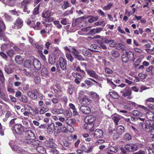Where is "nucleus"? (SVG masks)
<instances>
[{"label":"nucleus","mask_w":154,"mask_h":154,"mask_svg":"<svg viewBox=\"0 0 154 154\" xmlns=\"http://www.w3.org/2000/svg\"><path fill=\"white\" fill-rule=\"evenodd\" d=\"M24 127L22 125L17 124L14 125L13 128V131L14 133L21 135L24 132Z\"/></svg>","instance_id":"obj_1"},{"label":"nucleus","mask_w":154,"mask_h":154,"mask_svg":"<svg viewBox=\"0 0 154 154\" xmlns=\"http://www.w3.org/2000/svg\"><path fill=\"white\" fill-rule=\"evenodd\" d=\"M80 148L83 151L86 153H89L91 152L93 149L94 146L93 145V143H89L87 144V146L84 144H80Z\"/></svg>","instance_id":"obj_2"},{"label":"nucleus","mask_w":154,"mask_h":154,"mask_svg":"<svg viewBox=\"0 0 154 154\" xmlns=\"http://www.w3.org/2000/svg\"><path fill=\"white\" fill-rule=\"evenodd\" d=\"M120 93L123 96L127 99H131L132 98L131 91L129 87H126Z\"/></svg>","instance_id":"obj_3"},{"label":"nucleus","mask_w":154,"mask_h":154,"mask_svg":"<svg viewBox=\"0 0 154 154\" xmlns=\"http://www.w3.org/2000/svg\"><path fill=\"white\" fill-rule=\"evenodd\" d=\"M25 139L27 140H35L36 137L33 131L30 129H27L25 131Z\"/></svg>","instance_id":"obj_4"},{"label":"nucleus","mask_w":154,"mask_h":154,"mask_svg":"<svg viewBox=\"0 0 154 154\" xmlns=\"http://www.w3.org/2000/svg\"><path fill=\"white\" fill-rule=\"evenodd\" d=\"M84 93L83 91H80L79 93L80 95H82ZM82 96H80L79 97V99L80 100V103L83 104L88 105L90 104L91 102V100L88 98L87 95H85L83 97L80 99V97H82Z\"/></svg>","instance_id":"obj_5"},{"label":"nucleus","mask_w":154,"mask_h":154,"mask_svg":"<svg viewBox=\"0 0 154 154\" xmlns=\"http://www.w3.org/2000/svg\"><path fill=\"white\" fill-rule=\"evenodd\" d=\"M0 39L1 41H2L5 43H7L8 42V43L7 44L8 45L9 48L12 47L13 45V43L9 41V39L6 36L5 34L2 31H0Z\"/></svg>","instance_id":"obj_6"},{"label":"nucleus","mask_w":154,"mask_h":154,"mask_svg":"<svg viewBox=\"0 0 154 154\" xmlns=\"http://www.w3.org/2000/svg\"><path fill=\"white\" fill-rule=\"evenodd\" d=\"M13 143L14 142L13 141H11L9 143V144L12 149L13 151H16L18 153H23V150L19 146L16 145H14Z\"/></svg>","instance_id":"obj_7"},{"label":"nucleus","mask_w":154,"mask_h":154,"mask_svg":"<svg viewBox=\"0 0 154 154\" xmlns=\"http://www.w3.org/2000/svg\"><path fill=\"white\" fill-rule=\"evenodd\" d=\"M59 64L60 68L63 71H66L67 70V61L64 58L60 57L59 58Z\"/></svg>","instance_id":"obj_8"},{"label":"nucleus","mask_w":154,"mask_h":154,"mask_svg":"<svg viewBox=\"0 0 154 154\" xmlns=\"http://www.w3.org/2000/svg\"><path fill=\"white\" fill-rule=\"evenodd\" d=\"M23 25V21L20 18H18L14 23V25L12 28L14 29L21 28Z\"/></svg>","instance_id":"obj_9"},{"label":"nucleus","mask_w":154,"mask_h":154,"mask_svg":"<svg viewBox=\"0 0 154 154\" xmlns=\"http://www.w3.org/2000/svg\"><path fill=\"white\" fill-rule=\"evenodd\" d=\"M72 75L74 77L76 78L75 80V81L76 83L77 84H79L80 82V80H81L82 78V75L80 74L75 72H73L72 73Z\"/></svg>","instance_id":"obj_10"},{"label":"nucleus","mask_w":154,"mask_h":154,"mask_svg":"<svg viewBox=\"0 0 154 154\" xmlns=\"http://www.w3.org/2000/svg\"><path fill=\"white\" fill-rule=\"evenodd\" d=\"M96 119V117L90 115L87 116L85 119L86 123H92Z\"/></svg>","instance_id":"obj_11"},{"label":"nucleus","mask_w":154,"mask_h":154,"mask_svg":"<svg viewBox=\"0 0 154 154\" xmlns=\"http://www.w3.org/2000/svg\"><path fill=\"white\" fill-rule=\"evenodd\" d=\"M103 132L101 129H96L93 134L95 138H100L103 135Z\"/></svg>","instance_id":"obj_12"},{"label":"nucleus","mask_w":154,"mask_h":154,"mask_svg":"<svg viewBox=\"0 0 154 154\" xmlns=\"http://www.w3.org/2000/svg\"><path fill=\"white\" fill-rule=\"evenodd\" d=\"M33 64L35 68L36 69L39 70L41 69V64L38 59H34L33 60Z\"/></svg>","instance_id":"obj_13"},{"label":"nucleus","mask_w":154,"mask_h":154,"mask_svg":"<svg viewBox=\"0 0 154 154\" xmlns=\"http://www.w3.org/2000/svg\"><path fill=\"white\" fill-rule=\"evenodd\" d=\"M45 145L48 148L54 147L55 146V143L53 142V139H50L49 140L45 142Z\"/></svg>","instance_id":"obj_14"},{"label":"nucleus","mask_w":154,"mask_h":154,"mask_svg":"<svg viewBox=\"0 0 154 154\" xmlns=\"http://www.w3.org/2000/svg\"><path fill=\"white\" fill-rule=\"evenodd\" d=\"M82 112L85 114H88L91 112V109L90 108L86 106H82L80 108Z\"/></svg>","instance_id":"obj_15"},{"label":"nucleus","mask_w":154,"mask_h":154,"mask_svg":"<svg viewBox=\"0 0 154 154\" xmlns=\"http://www.w3.org/2000/svg\"><path fill=\"white\" fill-rule=\"evenodd\" d=\"M86 72L90 76L95 79H97L98 78V75L93 70H86Z\"/></svg>","instance_id":"obj_16"},{"label":"nucleus","mask_w":154,"mask_h":154,"mask_svg":"<svg viewBox=\"0 0 154 154\" xmlns=\"http://www.w3.org/2000/svg\"><path fill=\"white\" fill-rule=\"evenodd\" d=\"M148 102H154V98H149L146 99L145 101V104L147 105L148 106L149 108L152 109H154V105L152 104L148 103Z\"/></svg>","instance_id":"obj_17"},{"label":"nucleus","mask_w":154,"mask_h":154,"mask_svg":"<svg viewBox=\"0 0 154 154\" xmlns=\"http://www.w3.org/2000/svg\"><path fill=\"white\" fill-rule=\"evenodd\" d=\"M55 128V124L54 123L51 124L47 129V132L49 134H51L53 132Z\"/></svg>","instance_id":"obj_18"},{"label":"nucleus","mask_w":154,"mask_h":154,"mask_svg":"<svg viewBox=\"0 0 154 154\" xmlns=\"http://www.w3.org/2000/svg\"><path fill=\"white\" fill-rule=\"evenodd\" d=\"M28 106L31 108V110L32 111V112H31V114L32 116H34L38 115L39 113V110L37 107L32 108H31L30 106Z\"/></svg>","instance_id":"obj_19"},{"label":"nucleus","mask_w":154,"mask_h":154,"mask_svg":"<svg viewBox=\"0 0 154 154\" xmlns=\"http://www.w3.org/2000/svg\"><path fill=\"white\" fill-rule=\"evenodd\" d=\"M112 119L116 125H118V122L120 119L121 117L119 115H114L112 116Z\"/></svg>","instance_id":"obj_20"},{"label":"nucleus","mask_w":154,"mask_h":154,"mask_svg":"<svg viewBox=\"0 0 154 154\" xmlns=\"http://www.w3.org/2000/svg\"><path fill=\"white\" fill-rule=\"evenodd\" d=\"M51 112L54 114H61L63 113V110L62 109H52Z\"/></svg>","instance_id":"obj_21"},{"label":"nucleus","mask_w":154,"mask_h":154,"mask_svg":"<svg viewBox=\"0 0 154 154\" xmlns=\"http://www.w3.org/2000/svg\"><path fill=\"white\" fill-rule=\"evenodd\" d=\"M146 118L150 121L154 120V113L151 112H149L146 114Z\"/></svg>","instance_id":"obj_22"},{"label":"nucleus","mask_w":154,"mask_h":154,"mask_svg":"<svg viewBox=\"0 0 154 154\" xmlns=\"http://www.w3.org/2000/svg\"><path fill=\"white\" fill-rule=\"evenodd\" d=\"M87 124L85 125V129L89 130L90 131H93L94 128L93 127L94 125L92 123H87Z\"/></svg>","instance_id":"obj_23"},{"label":"nucleus","mask_w":154,"mask_h":154,"mask_svg":"<svg viewBox=\"0 0 154 154\" xmlns=\"http://www.w3.org/2000/svg\"><path fill=\"white\" fill-rule=\"evenodd\" d=\"M145 125L146 126L144 127V130L147 132H149L150 130L151 124L149 120H146Z\"/></svg>","instance_id":"obj_24"},{"label":"nucleus","mask_w":154,"mask_h":154,"mask_svg":"<svg viewBox=\"0 0 154 154\" xmlns=\"http://www.w3.org/2000/svg\"><path fill=\"white\" fill-rule=\"evenodd\" d=\"M117 132L119 134L121 135L124 131V128L122 125H119L117 127Z\"/></svg>","instance_id":"obj_25"},{"label":"nucleus","mask_w":154,"mask_h":154,"mask_svg":"<svg viewBox=\"0 0 154 154\" xmlns=\"http://www.w3.org/2000/svg\"><path fill=\"white\" fill-rule=\"evenodd\" d=\"M51 16V12L48 11H44L42 13V17L45 19Z\"/></svg>","instance_id":"obj_26"},{"label":"nucleus","mask_w":154,"mask_h":154,"mask_svg":"<svg viewBox=\"0 0 154 154\" xmlns=\"http://www.w3.org/2000/svg\"><path fill=\"white\" fill-rule=\"evenodd\" d=\"M56 57L54 55L51 54L49 56V61L51 63H53L56 62Z\"/></svg>","instance_id":"obj_27"},{"label":"nucleus","mask_w":154,"mask_h":154,"mask_svg":"<svg viewBox=\"0 0 154 154\" xmlns=\"http://www.w3.org/2000/svg\"><path fill=\"white\" fill-rule=\"evenodd\" d=\"M108 150L109 151L113 152L116 153L118 151L119 149L118 147L116 146H111L109 147Z\"/></svg>","instance_id":"obj_28"},{"label":"nucleus","mask_w":154,"mask_h":154,"mask_svg":"<svg viewBox=\"0 0 154 154\" xmlns=\"http://www.w3.org/2000/svg\"><path fill=\"white\" fill-rule=\"evenodd\" d=\"M24 66L28 68H30L32 67V61L29 60H26L25 62Z\"/></svg>","instance_id":"obj_29"},{"label":"nucleus","mask_w":154,"mask_h":154,"mask_svg":"<svg viewBox=\"0 0 154 154\" xmlns=\"http://www.w3.org/2000/svg\"><path fill=\"white\" fill-rule=\"evenodd\" d=\"M32 27L34 29L40 30L42 27V25L41 23L39 22H37L35 25H31Z\"/></svg>","instance_id":"obj_30"},{"label":"nucleus","mask_w":154,"mask_h":154,"mask_svg":"<svg viewBox=\"0 0 154 154\" xmlns=\"http://www.w3.org/2000/svg\"><path fill=\"white\" fill-rule=\"evenodd\" d=\"M15 60L18 64H21L23 62V58L20 55H17L15 57Z\"/></svg>","instance_id":"obj_31"},{"label":"nucleus","mask_w":154,"mask_h":154,"mask_svg":"<svg viewBox=\"0 0 154 154\" xmlns=\"http://www.w3.org/2000/svg\"><path fill=\"white\" fill-rule=\"evenodd\" d=\"M109 94L114 99H117L119 97L118 94L114 91L109 92Z\"/></svg>","instance_id":"obj_32"},{"label":"nucleus","mask_w":154,"mask_h":154,"mask_svg":"<svg viewBox=\"0 0 154 154\" xmlns=\"http://www.w3.org/2000/svg\"><path fill=\"white\" fill-rule=\"evenodd\" d=\"M146 71L148 72H150L151 75H154V66L151 65L146 68Z\"/></svg>","instance_id":"obj_33"},{"label":"nucleus","mask_w":154,"mask_h":154,"mask_svg":"<svg viewBox=\"0 0 154 154\" xmlns=\"http://www.w3.org/2000/svg\"><path fill=\"white\" fill-rule=\"evenodd\" d=\"M36 150L41 154H44L45 152V149L44 148L41 146H38L36 147Z\"/></svg>","instance_id":"obj_34"},{"label":"nucleus","mask_w":154,"mask_h":154,"mask_svg":"<svg viewBox=\"0 0 154 154\" xmlns=\"http://www.w3.org/2000/svg\"><path fill=\"white\" fill-rule=\"evenodd\" d=\"M32 140V141L31 142L30 144L34 146L40 145L41 144V142L39 140Z\"/></svg>","instance_id":"obj_35"},{"label":"nucleus","mask_w":154,"mask_h":154,"mask_svg":"<svg viewBox=\"0 0 154 154\" xmlns=\"http://www.w3.org/2000/svg\"><path fill=\"white\" fill-rule=\"evenodd\" d=\"M5 72L8 74H11L13 72V70L9 65H6L5 68Z\"/></svg>","instance_id":"obj_36"},{"label":"nucleus","mask_w":154,"mask_h":154,"mask_svg":"<svg viewBox=\"0 0 154 154\" xmlns=\"http://www.w3.org/2000/svg\"><path fill=\"white\" fill-rule=\"evenodd\" d=\"M27 95L32 99H35L37 98V95H34L33 92L31 91H28L27 92Z\"/></svg>","instance_id":"obj_37"},{"label":"nucleus","mask_w":154,"mask_h":154,"mask_svg":"<svg viewBox=\"0 0 154 154\" xmlns=\"http://www.w3.org/2000/svg\"><path fill=\"white\" fill-rule=\"evenodd\" d=\"M48 70L46 68L42 69L41 70L42 75L44 77H47L48 76Z\"/></svg>","instance_id":"obj_38"},{"label":"nucleus","mask_w":154,"mask_h":154,"mask_svg":"<svg viewBox=\"0 0 154 154\" xmlns=\"http://www.w3.org/2000/svg\"><path fill=\"white\" fill-rule=\"evenodd\" d=\"M48 110V108L47 107L43 106L39 110V114H44Z\"/></svg>","instance_id":"obj_39"},{"label":"nucleus","mask_w":154,"mask_h":154,"mask_svg":"<svg viewBox=\"0 0 154 154\" xmlns=\"http://www.w3.org/2000/svg\"><path fill=\"white\" fill-rule=\"evenodd\" d=\"M111 54L112 57L115 58L119 57L120 55L119 52L115 50L112 51L111 52Z\"/></svg>","instance_id":"obj_40"},{"label":"nucleus","mask_w":154,"mask_h":154,"mask_svg":"<svg viewBox=\"0 0 154 154\" xmlns=\"http://www.w3.org/2000/svg\"><path fill=\"white\" fill-rule=\"evenodd\" d=\"M90 94L91 95V97L94 99L98 100L99 98V96L97 94L94 92H90Z\"/></svg>","instance_id":"obj_41"},{"label":"nucleus","mask_w":154,"mask_h":154,"mask_svg":"<svg viewBox=\"0 0 154 154\" xmlns=\"http://www.w3.org/2000/svg\"><path fill=\"white\" fill-rule=\"evenodd\" d=\"M7 55L10 57H12L15 54V52L12 49L6 51Z\"/></svg>","instance_id":"obj_42"},{"label":"nucleus","mask_w":154,"mask_h":154,"mask_svg":"<svg viewBox=\"0 0 154 154\" xmlns=\"http://www.w3.org/2000/svg\"><path fill=\"white\" fill-rule=\"evenodd\" d=\"M70 6L69 2L68 1H64L63 4L62 6V8L63 9H65Z\"/></svg>","instance_id":"obj_43"},{"label":"nucleus","mask_w":154,"mask_h":154,"mask_svg":"<svg viewBox=\"0 0 154 154\" xmlns=\"http://www.w3.org/2000/svg\"><path fill=\"white\" fill-rule=\"evenodd\" d=\"M11 113L9 111H7L5 115V118L3 119V121L4 122L6 121L8 118L11 116Z\"/></svg>","instance_id":"obj_44"},{"label":"nucleus","mask_w":154,"mask_h":154,"mask_svg":"<svg viewBox=\"0 0 154 154\" xmlns=\"http://www.w3.org/2000/svg\"><path fill=\"white\" fill-rule=\"evenodd\" d=\"M66 57L67 59L70 62H72V61L74 59V58L73 57L71 54L69 53H66Z\"/></svg>","instance_id":"obj_45"},{"label":"nucleus","mask_w":154,"mask_h":154,"mask_svg":"<svg viewBox=\"0 0 154 154\" xmlns=\"http://www.w3.org/2000/svg\"><path fill=\"white\" fill-rule=\"evenodd\" d=\"M54 24L57 25L56 27L58 29H61L62 27V25L60 23V22L58 20H55L53 21Z\"/></svg>","instance_id":"obj_46"},{"label":"nucleus","mask_w":154,"mask_h":154,"mask_svg":"<svg viewBox=\"0 0 154 154\" xmlns=\"http://www.w3.org/2000/svg\"><path fill=\"white\" fill-rule=\"evenodd\" d=\"M79 53H74V55L75 56L76 58L80 61H83L84 59L82 56L79 54Z\"/></svg>","instance_id":"obj_47"},{"label":"nucleus","mask_w":154,"mask_h":154,"mask_svg":"<svg viewBox=\"0 0 154 154\" xmlns=\"http://www.w3.org/2000/svg\"><path fill=\"white\" fill-rule=\"evenodd\" d=\"M124 139L126 140H129L131 139V135L128 133H126L124 136Z\"/></svg>","instance_id":"obj_48"},{"label":"nucleus","mask_w":154,"mask_h":154,"mask_svg":"<svg viewBox=\"0 0 154 154\" xmlns=\"http://www.w3.org/2000/svg\"><path fill=\"white\" fill-rule=\"evenodd\" d=\"M39 4L34 8L33 11V15L32 16H34V15L38 14H39Z\"/></svg>","instance_id":"obj_49"},{"label":"nucleus","mask_w":154,"mask_h":154,"mask_svg":"<svg viewBox=\"0 0 154 154\" xmlns=\"http://www.w3.org/2000/svg\"><path fill=\"white\" fill-rule=\"evenodd\" d=\"M112 4L111 2H110L107 6L103 7V10L107 11L109 10L112 6Z\"/></svg>","instance_id":"obj_50"},{"label":"nucleus","mask_w":154,"mask_h":154,"mask_svg":"<svg viewBox=\"0 0 154 154\" xmlns=\"http://www.w3.org/2000/svg\"><path fill=\"white\" fill-rule=\"evenodd\" d=\"M20 100L23 103H26L28 101L27 97L24 95H22L20 97Z\"/></svg>","instance_id":"obj_51"},{"label":"nucleus","mask_w":154,"mask_h":154,"mask_svg":"<svg viewBox=\"0 0 154 154\" xmlns=\"http://www.w3.org/2000/svg\"><path fill=\"white\" fill-rule=\"evenodd\" d=\"M73 13V11L72 9L70 10H67L64 12L63 14V16L65 17L70 14H72Z\"/></svg>","instance_id":"obj_52"},{"label":"nucleus","mask_w":154,"mask_h":154,"mask_svg":"<svg viewBox=\"0 0 154 154\" xmlns=\"http://www.w3.org/2000/svg\"><path fill=\"white\" fill-rule=\"evenodd\" d=\"M105 142V140L103 139H100L98 140L96 142L94 143H93V145L95 146H97L98 145L100 144L101 143H102Z\"/></svg>","instance_id":"obj_53"},{"label":"nucleus","mask_w":154,"mask_h":154,"mask_svg":"<svg viewBox=\"0 0 154 154\" xmlns=\"http://www.w3.org/2000/svg\"><path fill=\"white\" fill-rule=\"evenodd\" d=\"M116 48L118 50H124L125 46L122 43L118 44L116 47Z\"/></svg>","instance_id":"obj_54"},{"label":"nucleus","mask_w":154,"mask_h":154,"mask_svg":"<svg viewBox=\"0 0 154 154\" xmlns=\"http://www.w3.org/2000/svg\"><path fill=\"white\" fill-rule=\"evenodd\" d=\"M5 28V25L3 21L0 20V29L1 31L4 30Z\"/></svg>","instance_id":"obj_55"},{"label":"nucleus","mask_w":154,"mask_h":154,"mask_svg":"<svg viewBox=\"0 0 154 154\" xmlns=\"http://www.w3.org/2000/svg\"><path fill=\"white\" fill-rule=\"evenodd\" d=\"M0 80L1 82L3 83L5 82V78L2 71L0 70Z\"/></svg>","instance_id":"obj_56"},{"label":"nucleus","mask_w":154,"mask_h":154,"mask_svg":"<svg viewBox=\"0 0 154 154\" xmlns=\"http://www.w3.org/2000/svg\"><path fill=\"white\" fill-rule=\"evenodd\" d=\"M138 75L139 77L143 79H145L147 76V75L146 74L143 73H139Z\"/></svg>","instance_id":"obj_57"},{"label":"nucleus","mask_w":154,"mask_h":154,"mask_svg":"<svg viewBox=\"0 0 154 154\" xmlns=\"http://www.w3.org/2000/svg\"><path fill=\"white\" fill-rule=\"evenodd\" d=\"M134 52L132 51H129L127 52L126 56L128 57V58H133L134 57Z\"/></svg>","instance_id":"obj_58"},{"label":"nucleus","mask_w":154,"mask_h":154,"mask_svg":"<svg viewBox=\"0 0 154 154\" xmlns=\"http://www.w3.org/2000/svg\"><path fill=\"white\" fill-rule=\"evenodd\" d=\"M66 122L68 125H72L73 124V121L72 119H67L66 120Z\"/></svg>","instance_id":"obj_59"},{"label":"nucleus","mask_w":154,"mask_h":154,"mask_svg":"<svg viewBox=\"0 0 154 154\" xmlns=\"http://www.w3.org/2000/svg\"><path fill=\"white\" fill-rule=\"evenodd\" d=\"M98 42L100 44V45L102 48L104 50H106L107 49L106 46L104 44V43L102 42H101V41L100 40H98Z\"/></svg>","instance_id":"obj_60"},{"label":"nucleus","mask_w":154,"mask_h":154,"mask_svg":"<svg viewBox=\"0 0 154 154\" xmlns=\"http://www.w3.org/2000/svg\"><path fill=\"white\" fill-rule=\"evenodd\" d=\"M35 48L38 49H41L43 48V45L41 44H40L38 43H35Z\"/></svg>","instance_id":"obj_61"},{"label":"nucleus","mask_w":154,"mask_h":154,"mask_svg":"<svg viewBox=\"0 0 154 154\" xmlns=\"http://www.w3.org/2000/svg\"><path fill=\"white\" fill-rule=\"evenodd\" d=\"M128 57L125 55L123 54L122 56V60L125 63H127L128 61Z\"/></svg>","instance_id":"obj_62"},{"label":"nucleus","mask_w":154,"mask_h":154,"mask_svg":"<svg viewBox=\"0 0 154 154\" xmlns=\"http://www.w3.org/2000/svg\"><path fill=\"white\" fill-rule=\"evenodd\" d=\"M66 129L67 131V132H72L74 131V129L72 125H68L66 127Z\"/></svg>","instance_id":"obj_63"},{"label":"nucleus","mask_w":154,"mask_h":154,"mask_svg":"<svg viewBox=\"0 0 154 154\" xmlns=\"http://www.w3.org/2000/svg\"><path fill=\"white\" fill-rule=\"evenodd\" d=\"M9 48L8 47V45L7 44H3L2 45L1 47V49L2 51H5L6 50L7 48Z\"/></svg>","instance_id":"obj_64"}]
</instances>
